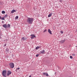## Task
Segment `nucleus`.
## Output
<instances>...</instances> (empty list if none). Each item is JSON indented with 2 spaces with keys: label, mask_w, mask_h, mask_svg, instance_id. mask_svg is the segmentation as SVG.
Wrapping results in <instances>:
<instances>
[{
  "label": "nucleus",
  "mask_w": 77,
  "mask_h": 77,
  "mask_svg": "<svg viewBox=\"0 0 77 77\" xmlns=\"http://www.w3.org/2000/svg\"><path fill=\"white\" fill-rule=\"evenodd\" d=\"M11 27V25L9 24H8L7 27Z\"/></svg>",
  "instance_id": "17"
},
{
  "label": "nucleus",
  "mask_w": 77,
  "mask_h": 77,
  "mask_svg": "<svg viewBox=\"0 0 77 77\" xmlns=\"http://www.w3.org/2000/svg\"><path fill=\"white\" fill-rule=\"evenodd\" d=\"M47 32V29L45 30L43 32H44H44Z\"/></svg>",
  "instance_id": "24"
},
{
  "label": "nucleus",
  "mask_w": 77,
  "mask_h": 77,
  "mask_svg": "<svg viewBox=\"0 0 77 77\" xmlns=\"http://www.w3.org/2000/svg\"><path fill=\"white\" fill-rule=\"evenodd\" d=\"M52 15V13H51L48 15V17H51V16Z\"/></svg>",
  "instance_id": "11"
},
{
  "label": "nucleus",
  "mask_w": 77,
  "mask_h": 77,
  "mask_svg": "<svg viewBox=\"0 0 77 77\" xmlns=\"http://www.w3.org/2000/svg\"><path fill=\"white\" fill-rule=\"evenodd\" d=\"M33 21V19L31 18H28L27 20V22L28 24H32V22Z\"/></svg>",
  "instance_id": "1"
},
{
  "label": "nucleus",
  "mask_w": 77,
  "mask_h": 77,
  "mask_svg": "<svg viewBox=\"0 0 77 77\" xmlns=\"http://www.w3.org/2000/svg\"><path fill=\"white\" fill-rule=\"evenodd\" d=\"M0 19H2V17L0 16Z\"/></svg>",
  "instance_id": "31"
},
{
  "label": "nucleus",
  "mask_w": 77,
  "mask_h": 77,
  "mask_svg": "<svg viewBox=\"0 0 77 77\" xmlns=\"http://www.w3.org/2000/svg\"><path fill=\"white\" fill-rule=\"evenodd\" d=\"M22 39L23 40V41H25L26 40V38H25L24 37H23L22 38Z\"/></svg>",
  "instance_id": "12"
},
{
  "label": "nucleus",
  "mask_w": 77,
  "mask_h": 77,
  "mask_svg": "<svg viewBox=\"0 0 77 77\" xmlns=\"http://www.w3.org/2000/svg\"><path fill=\"white\" fill-rule=\"evenodd\" d=\"M8 14H6L5 16L4 17V18H7V17H8Z\"/></svg>",
  "instance_id": "14"
},
{
  "label": "nucleus",
  "mask_w": 77,
  "mask_h": 77,
  "mask_svg": "<svg viewBox=\"0 0 77 77\" xmlns=\"http://www.w3.org/2000/svg\"><path fill=\"white\" fill-rule=\"evenodd\" d=\"M72 56H75V54H72Z\"/></svg>",
  "instance_id": "22"
},
{
  "label": "nucleus",
  "mask_w": 77,
  "mask_h": 77,
  "mask_svg": "<svg viewBox=\"0 0 77 77\" xmlns=\"http://www.w3.org/2000/svg\"><path fill=\"white\" fill-rule=\"evenodd\" d=\"M10 67L11 68H14V64L13 63H11L9 64Z\"/></svg>",
  "instance_id": "3"
},
{
  "label": "nucleus",
  "mask_w": 77,
  "mask_h": 77,
  "mask_svg": "<svg viewBox=\"0 0 77 77\" xmlns=\"http://www.w3.org/2000/svg\"><path fill=\"white\" fill-rule=\"evenodd\" d=\"M48 32L49 33L51 34V35L52 34V33H51V31L50 30V29H48Z\"/></svg>",
  "instance_id": "9"
},
{
  "label": "nucleus",
  "mask_w": 77,
  "mask_h": 77,
  "mask_svg": "<svg viewBox=\"0 0 77 77\" xmlns=\"http://www.w3.org/2000/svg\"><path fill=\"white\" fill-rule=\"evenodd\" d=\"M43 75H46V73H45V72H44V73H43Z\"/></svg>",
  "instance_id": "26"
},
{
  "label": "nucleus",
  "mask_w": 77,
  "mask_h": 77,
  "mask_svg": "<svg viewBox=\"0 0 77 77\" xmlns=\"http://www.w3.org/2000/svg\"><path fill=\"white\" fill-rule=\"evenodd\" d=\"M12 1V0H11Z\"/></svg>",
  "instance_id": "33"
},
{
  "label": "nucleus",
  "mask_w": 77,
  "mask_h": 77,
  "mask_svg": "<svg viewBox=\"0 0 77 77\" xmlns=\"http://www.w3.org/2000/svg\"><path fill=\"white\" fill-rule=\"evenodd\" d=\"M31 39H33L34 38H36V36L34 34L31 35Z\"/></svg>",
  "instance_id": "4"
},
{
  "label": "nucleus",
  "mask_w": 77,
  "mask_h": 77,
  "mask_svg": "<svg viewBox=\"0 0 77 77\" xmlns=\"http://www.w3.org/2000/svg\"><path fill=\"white\" fill-rule=\"evenodd\" d=\"M60 33L61 34H63V31H61Z\"/></svg>",
  "instance_id": "20"
},
{
  "label": "nucleus",
  "mask_w": 77,
  "mask_h": 77,
  "mask_svg": "<svg viewBox=\"0 0 77 77\" xmlns=\"http://www.w3.org/2000/svg\"><path fill=\"white\" fill-rule=\"evenodd\" d=\"M2 14H5V11H2Z\"/></svg>",
  "instance_id": "13"
},
{
  "label": "nucleus",
  "mask_w": 77,
  "mask_h": 77,
  "mask_svg": "<svg viewBox=\"0 0 77 77\" xmlns=\"http://www.w3.org/2000/svg\"><path fill=\"white\" fill-rule=\"evenodd\" d=\"M65 41V40H63L60 41V43H63Z\"/></svg>",
  "instance_id": "7"
},
{
  "label": "nucleus",
  "mask_w": 77,
  "mask_h": 77,
  "mask_svg": "<svg viewBox=\"0 0 77 77\" xmlns=\"http://www.w3.org/2000/svg\"><path fill=\"white\" fill-rule=\"evenodd\" d=\"M4 46H6V44H5L4 45Z\"/></svg>",
  "instance_id": "29"
},
{
  "label": "nucleus",
  "mask_w": 77,
  "mask_h": 77,
  "mask_svg": "<svg viewBox=\"0 0 77 77\" xmlns=\"http://www.w3.org/2000/svg\"><path fill=\"white\" fill-rule=\"evenodd\" d=\"M2 75L4 77H6V71L4 70L2 72Z\"/></svg>",
  "instance_id": "2"
},
{
  "label": "nucleus",
  "mask_w": 77,
  "mask_h": 77,
  "mask_svg": "<svg viewBox=\"0 0 77 77\" xmlns=\"http://www.w3.org/2000/svg\"><path fill=\"white\" fill-rule=\"evenodd\" d=\"M2 24H3V23H4V21H2Z\"/></svg>",
  "instance_id": "28"
},
{
  "label": "nucleus",
  "mask_w": 77,
  "mask_h": 77,
  "mask_svg": "<svg viewBox=\"0 0 77 77\" xmlns=\"http://www.w3.org/2000/svg\"><path fill=\"white\" fill-rule=\"evenodd\" d=\"M16 11L15 10H13L11 11V14H13V13H14V12H15Z\"/></svg>",
  "instance_id": "8"
},
{
  "label": "nucleus",
  "mask_w": 77,
  "mask_h": 77,
  "mask_svg": "<svg viewBox=\"0 0 77 77\" xmlns=\"http://www.w3.org/2000/svg\"><path fill=\"white\" fill-rule=\"evenodd\" d=\"M3 27H4V28H5V29H6V28L7 27V25L6 24L3 25Z\"/></svg>",
  "instance_id": "6"
},
{
  "label": "nucleus",
  "mask_w": 77,
  "mask_h": 77,
  "mask_svg": "<svg viewBox=\"0 0 77 77\" xmlns=\"http://www.w3.org/2000/svg\"><path fill=\"white\" fill-rule=\"evenodd\" d=\"M40 52L42 54H44L45 53V50H42Z\"/></svg>",
  "instance_id": "5"
},
{
  "label": "nucleus",
  "mask_w": 77,
  "mask_h": 77,
  "mask_svg": "<svg viewBox=\"0 0 77 77\" xmlns=\"http://www.w3.org/2000/svg\"><path fill=\"white\" fill-rule=\"evenodd\" d=\"M1 19L2 20H5V17H3L2 18H1Z\"/></svg>",
  "instance_id": "19"
},
{
  "label": "nucleus",
  "mask_w": 77,
  "mask_h": 77,
  "mask_svg": "<svg viewBox=\"0 0 77 77\" xmlns=\"http://www.w3.org/2000/svg\"><path fill=\"white\" fill-rule=\"evenodd\" d=\"M17 69L18 70H19V69H20V68H17L16 69Z\"/></svg>",
  "instance_id": "27"
},
{
  "label": "nucleus",
  "mask_w": 77,
  "mask_h": 77,
  "mask_svg": "<svg viewBox=\"0 0 77 77\" xmlns=\"http://www.w3.org/2000/svg\"><path fill=\"white\" fill-rule=\"evenodd\" d=\"M39 47H37L35 49H36V50H38L39 49Z\"/></svg>",
  "instance_id": "16"
},
{
  "label": "nucleus",
  "mask_w": 77,
  "mask_h": 77,
  "mask_svg": "<svg viewBox=\"0 0 77 77\" xmlns=\"http://www.w3.org/2000/svg\"><path fill=\"white\" fill-rule=\"evenodd\" d=\"M76 31L77 32V30H76Z\"/></svg>",
  "instance_id": "32"
},
{
  "label": "nucleus",
  "mask_w": 77,
  "mask_h": 77,
  "mask_svg": "<svg viewBox=\"0 0 77 77\" xmlns=\"http://www.w3.org/2000/svg\"><path fill=\"white\" fill-rule=\"evenodd\" d=\"M70 59H72L73 58L71 56H70Z\"/></svg>",
  "instance_id": "23"
},
{
  "label": "nucleus",
  "mask_w": 77,
  "mask_h": 77,
  "mask_svg": "<svg viewBox=\"0 0 77 77\" xmlns=\"http://www.w3.org/2000/svg\"><path fill=\"white\" fill-rule=\"evenodd\" d=\"M46 76H47V77H48V73H46Z\"/></svg>",
  "instance_id": "21"
},
{
  "label": "nucleus",
  "mask_w": 77,
  "mask_h": 77,
  "mask_svg": "<svg viewBox=\"0 0 77 77\" xmlns=\"http://www.w3.org/2000/svg\"><path fill=\"white\" fill-rule=\"evenodd\" d=\"M36 56V57H38V56H39V54H37Z\"/></svg>",
  "instance_id": "25"
},
{
  "label": "nucleus",
  "mask_w": 77,
  "mask_h": 77,
  "mask_svg": "<svg viewBox=\"0 0 77 77\" xmlns=\"http://www.w3.org/2000/svg\"><path fill=\"white\" fill-rule=\"evenodd\" d=\"M6 51L7 53H9V49H7L6 50Z\"/></svg>",
  "instance_id": "18"
},
{
  "label": "nucleus",
  "mask_w": 77,
  "mask_h": 77,
  "mask_svg": "<svg viewBox=\"0 0 77 77\" xmlns=\"http://www.w3.org/2000/svg\"><path fill=\"white\" fill-rule=\"evenodd\" d=\"M18 16H16L15 18V19L16 20L18 19Z\"/></svg>",
  "instance_id": "15"
},
{
  "label": "nucleus",
  "mask_w": 77,
  "mask_h": 77,
  "mask_svg": "<svg viewBox=\"0 0 77 77\" xmlns=\"http://www.w3.org/2000/svg\"><path fill=\"white\" fill-rule=\"evenodd\" d=\"M1 35L0 34V36ZM2 38L1 37V36H0V39H2Z\"/></svg>",
  "instance_id": "30"
},
{
  "label": "nucleus",
  "mask_w": 77,
  "mask_h": 77,
  "mask_svg": "<svg viewBox=\"0 0 77 77\" xmlns=\"http://www.w3.org/2000/svg\"><path fill=\"white\" fill-rule=\"evenodd\" d=\"M12 73L11 72H8L7 73V75H10V74H11Z\"/></svg>",
  "instance_id": "10"
}]
</instances>
